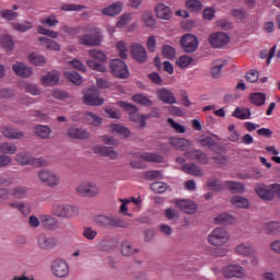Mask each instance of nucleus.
<instances>
[{
  "label": "nucleus",
  "mask_w": 280,
  "mask_h": 280,
  "mask_svg": "<svg viewBox=\"0 0 280 280\" xmlns=\"http://www.w3.org/2000/svg\"><path fill=\"white\" fill-rule=\"evenodd\" d=\"M158 97L164 104H176V96H174L172 90L165 88L160 89L158 91Z\"/></svg>",
  "instance_id": "obj_23"
},
{
  "label": "nucleus",
  "mask_w": 280,
  "mask_h": 280,
  "mask_svg": "<svg viewBox=\"0 0 280 280\" xmlns=\"http://www.w3.org/2000/svg\"><path fill=\"white\" fill-rule=\"evenodd\" d=\"M249 102L255 106H264V104H266V94L261 92H254L249 95Z\"/></svg>",
  "instance_id": "obj_33"
},
{
  "label": "nucleus",
  "mask_w": 280,
  "mask_h": 280,
  "mask_svg": "<svg viewBox=\"0 0 280 280\" xmlns=\"http://www.w3.org/2000/svg\"><path fill=\"white\" fill-rule=\"evenodd\" d=\"M39 43L44 44V47L46 49H49L50 51H60V44H57L56 40L49 39L47 37H39Z\"/></svg>",
  "instance_id": "obj_39"
},
{
  "label": "nucleus",
  "mask_w": 280,
  "mask_h": 280,
  "mask_svg": "<svg viewBox=\"0 0 280 280\" xmlns=\"http://www.w3.org/2000/svg\"><path fill=\"white\" fill-rule=\"evenodd\" d=\"M186 155L191 161H198L201 165H209V155L200 150H194L190 152H186Z\"/></svg>",
  "instance_id": "obj_22"
},
{
  "label": "nucleus",
  "mask_w": 280,
  "mask_h": 280,
  "mask_svg": "<svg viewBox=\"0 0 280 280\" xmlns=\"http://www.w3.org/2000/svg\"><path fill=\"white\" fill-rule=\"evenodd\" d=\"M192 62H194V58L187 55H184L178 58V60L176 61V65H178L180 69H186V67H189V65Z\"/></svg>",
  "instance_id": "obj_59"
},
{
  "label": "nucleus",
  "mask_w": 280,
  "mask_h": 280,
  "mask_svg": "<svg viewBox=\"0 0 280 280\" xmlns=\"http://www.w3.org/2000/svg\"><path fill=\"white\" fill-rule=\"evenodd\" d=\"M168 143L172 148H175V150H180V152H187V150L191 148V141L187 138L171 137Z\"/></svg>",
  "instance_id": "obj_17"
},
{
  "label": "nucleus",
  "mask_w": 280,
  "mask_h": 280,
  "mask_svg": "<svg viewBox=\"0 0 280 280\" xmlns=\"http://www.w3.org/2000/svg\"><path fill=\"white\" fill-rule=\"evenodd\" d=\"M51 271L55 277L62 279L69 275V265L63 259L57 258L51 262Z\"/></svg>",
  "instance_id": "obj_14"
},
{
  "label": "nucleus",
  "mask_w": 280,
  "mask_h": 280,
  "mask_svg": "<svg viewBox=\"0 0 280 280\" xmlns=\"http://www.w3.org/2000/svg\"><path fill=\"white\" fill-rule=\"evenodd\" d=\"M98 248H100V250L108 252V250H113V249L115 248V245H113L112 240H109V238H104V240H102V241L98 243Z\"/></svg>",
  "instance_id": "obj_62"
},
{
  "label": "nucleus",
  "mask_w": 280,
  "mask_h": 280,
  "mask_svg": "<svg viewBox=\"0 0 280 280\" xmlns=\"http://www.w3.org/2000/svg\"><path fill=\"white\" fill-rule=\"evenodd\" d=\"M162 56L168 60H174L176 58V49L170 45H164L162 47Z\"/></svg>",
  "instance_id": "obj_52"
},
{
  "label": "nucleus",
  "mask_w": 280,
  "mask_h": 280,
  "mask_svg": "<svg viewBox=\"0 0 280 280\" xmlns=\"http://www.w3.org/2000/svg\"><path fill=\"white\" fill-rule=\"evenodd\" d=\"M88 55L90 56V58H93L94 60H98V62H106V60H108V57H106V54L97 48L89 50Z\"/></svg>",
  "instance_id": "obj_43"
},
{
  "label": "nucleus",
  "mask_w": 280,
  "mask_h": 280,
  "mask_svg": "<svg viewBox=\"0 0 280 280\" xmlns=\"http://www.w3.org/2000/svg\"><path fill=\"white\" fill-rule=\"evenodd\" d=\"M102 191L100 186L95 183L83 182L77 187V194L84 198H97V195Z\"/></svg>",
  "instance_id": "obj_6"
},
{
  "label": "nucleus",
  "mask_w": 280,
  "mask_h": 280,
  "mask_svg": "<svg viewBox=\"0 0 280 280\" xmlns=\"http://www.w3.org/2000/svg\"><path fill=\"white\" fill-rule=\"evenodd\" d=\"M140 159L147 163H163V156L159 153H142Z\"/></svg>",
  "instance_id": "obj_36"
},
{
  "label": "nucleus",
  "mask_w": 280,
  "mask_h": 280,
  "mask_svg": "<svg viewBox=\"0 0 280 280\" xmlns=\"http://www.w3.org/2000/svg\"><path fill=\"white\" fill-rule=\"evenodd\" d=\"M66 135L69 139H74L77 141H86V139H91V132H89V130L75 126L69 127Z\"/></svg>",
  "instance_id": "obj_12"
},
{
  "label": "nucleus",
  "mask_w": 280,
  "mask_h": 280,
  "mask_svg": "<svg viewBox=\"0 0 280 280\" xmlns=\"http://www.w3.org/2000/svg\"><path fill=\"white\" fill-rule=\"evenodd\" d=\"M129 54L139 65H145L148 62V50L140 43H132L129 46Z\"/></svg>",
  "instance_id": "obj_7"
},
{
  "label": "nucleus",
  "mask_w": 280,
  "mask_h": 280,
  "mask_svg": "<svg viewBox=\"0 0 280 280\" xmlns=\"http://www.w3.org/2000/svg\"><path fill=\"white\" fill-rule=\"evenodd\" d=\"M65 78L75 86H80L84 80L82 79V75L78 73L77 71H66L65 72Z\"/></svg>",
  "instance_id": "obj_32"
},
{
  "label": "nucleus",
  "mask_w": 280,
  "mask_h": 280,
  "mask_svg": "<svg viewBox=\"0 0 280 280\" xmlns=\"http://www.w3.org/2000/svg\"><path fill=\"white\" fill-rule=\"evenodd\" d=\"M231 202L238 209H248V207H250V201H248V198L242 196L232 197Z\"/></svg>",
  "instance_id": "obj_34"
},
{
  "label": "nucleus",
  "mask_w": 280,
  "mask_h": 280,
  "mask_svg": "<svg viewBox=\"0 0 280 280\" xmlns=\"http://www.w3.org/2000/svg\"><path fill=\"white\" fill-rule=\"evenodd\" d=\"M91 93L84 94L82 102L85 106H102L104 98L100 97V91L97 89H90Z\"/></svg>",
  "instance_id": "obj_15"
},
{
  "label": "nucleus",
  "mask_w": 280,
  "mask_h": 280,
  "mask_svg": "<svg viewBox=\"0 0 280 280\" xmlns=\"http://www.w3.org/2000/svg\"><path fill=\"white\" fill-rule=\"evenodd\" d=\"M131 100L132 102H136V104H140V106L144 107H150L153 104L152 100L148 98V96H144L143 94H136Z\"/></svg>",
  "instance_id": "obj_44"
},
{
  "label": "nucleus",
  "mask_w": 280,
  "mask_h": 280,
  "mask_svg": "<svg viewBox=\"0 0 280 280\" xmlns=\"http://www.w3.org/2000/svg\"><path fill=\"white\" fill-rule=\"evenodd\" d=\"M58 238L55 236H47L45 234H40L37 237V245L40 250H54L58 248Z\"/></svg>",
  "instance_id": "obj_11"
},
{
  "label": "nucleus",
  "mask_w": 280,
  "mask_h": 280,
  "mask_svg": "<svg viewBox=\"0 0 280 280\" xmlns=\"http://www.w3.org/2000/svg\"><path fill=\"white\" fill-rule=\"evenodd\" d=\"M51 213L57 218H75V215H79L80 210L75 206L55 203Z\"/></svg>",
  "instance_id": "obj_4"
},
{
  "label": "nucleus",
  "mask_w": 280,
  "mask_h": 280,
  "mask_svg": "<svg viewBox=\"0 0 280 280\" xmlns=\"http://www.w3.org/2000/svg\"><path fill=\"white\" fill-rule=\"evenodd\" d=\"M235 252L237 255H243L244 257H248L255 253V248L249 243H243L235 247Z\"/></svg>",
  "instance_id": "obj_31"
},
{
  "label": "nucleus",
  "mask_w": 280,
  "mask_h": 280,
  "mask_svg": "<svg viewBox=\"0 0 280 280\" xmlns=\"http://www.w3.org/2000/svg\"><path fill=\"white\" fill-rule=\"evenodd\" d=\"M88 32V34L78 36L79 45H84L85 47H100L103 40L102 31L98 27H90Z\"/></svg>",
  "instance_id": "obj_1"
},
{
  "label": "nucleus",
  "mask_w": 280,
  "mask_h": 280,
  "mask_svg": "<svg viewBox=\"0 0 280 280\" xmlns=\"http://www.w3.org/2000/svg\"><path fill=\"white\" fill-rule=\"evenodd\" d=\"M141 253L139 248L132 247V243L128 240H125L120 244V254L122 257H132L133 255H137Z\"/></svg>",
  "instance_id": "obj_21"
},
{
  "label": "nucleus",
  "mask_w": 280,
  "mask_h": 280,
  "mask_svg": "<svg viewBox=\"0 0 280 280\" xmlns=\"http://www.w3.org/2000/svg\"><path fill=\"white\" fill-rule=\"evenodd\" d=\"M109 67L115 78H119V80H128V78H130V71H128L126 61L121 59H113L109 62Z\"/></svg>",
  "instance_id": "obj_5"
},
{
  "label": "nucleus",
  "mask_w": 280,
  "mask_h": 280,
  "mask_svg": "<svg viewBox=\"0 0 280 280\" xmlns=\"http://www.w3.org/2000/svg\"><path fill=\"white\" fill-rule=\"evenodd\" d=\"M230 42L231 37L223 32L212 33L209 37V44L213 49H222V47H226Z\"/></svg>",
  "instance_id": "obj_10"
},
{
  "label": "nucleus",
  "mask_w": 280,
  "mask_h": 280,
  "mask_svg": "<svg viewBox=\"0 0 280 280\" xmlns=\"http://www.w3.org/2000/svg\"><path fill=\"white\" fill-rule=\"evenodd\" d=\"M1 133L3 135V137H5V139L10 140L23 139V137H25V132L19 129H14L10 126L2 127Z\"/></svg>",
  "instance_id": "obj_18"
},
{
  "label": "nucleus",
  "mask_w": 280,
  "mask_h": 280,
  "mask_svg": "<svg viewBox=\"0 0 280 280\" xmlns=\"http://www.w3.org/2000/svg\"><path fill=\"white\" fill-rule=\"evenodd\" d=\"M225 279H244L246 277V269L240 265H229L223 269Z\"/></svg>",
  "instance_id": "obj_13"
},
{
  "label": "nucleus",
  "mask_w": 280,
  "mask_h": 280,
  "mask_svg": "<svg viewBox=\"0 0 280 280\" xmlns=\"http://www.w3.org/2000/svg\"><path fill=\"white\" fill-rule=\"evenodd\" d=\"M15 161L16 163H20V165H32L33 163L32 155L25 152L18 153L15 155Z\"/></svg>",
  "instance_id": "obj_45"
},
{
  "label": "nucleus",
  "mask_w": 280,
  "mask_h": 280,
  "mask_svg": "<svg viewBox=\"0 0 280 280\" xmlns=\"http://www.w3.org/2000/svg\"><path fill=\"white\" fill-rule=\"evenodd\" d=\"M0 45L7 51H12V49H14V39H12V36L10 35H3L0 38Z\"/></svg>",
  "instance_id": "obj_46"
},
{
  "label": "nucleus",
  "mask_w": 280,
  "mask_h": 280,
  "mask_svg": "<svg viewBox=\"0 0 280 280\" xmlns=\"http://www.w3.org/2000/svg\"><path fill=\"white\" fill-rule=\"evenodd\" d=\"M104 113L109 116L110 119H121V110L113 107H105Z\"/></svg>",
  "instance_id": "obj_61"
},
{
  "label": "nucleus",
  "mask_w": 280,
  "mask_h": 280,
  "mask_svg": "<svg viewBox=\"0 0 280 280\" xmlns=\"http://www.w3.org/2000/svg\"><path fill=\"white\" fill-rule=\"evenodd\" d=\"M183 170L186 174H191L192 176H202V170L200 166L191 163H187L183 166Z\"/></svg>",
  "instance_id": "obj_40"
},
{
  "label": "nucleus",
  "mask_w": 280,
  "mask_h": 280,
  "mask_svg": "<svg viewBox=\"0 0 280 280\" xmlns=\"http://www.w3.org/2000/svg\"><path fill=\"white\" fill-rule=\"evenodd\" d=\"M166 121L171 126V128H173V130H175V132H178L179 135H185V132H187L185 127L183 125H180L179 122H176L173 118H167Z\"/></svg>",
  "instance_id": "obj_57"
},
{
  "label": "nucleus",
  "mask_w": 280,
  "mask_h": 280,
  "mask_svg": "<svg viewBox=\"0 0 280 280\" xmlns=\"http://www.w3.org/2000/svg\"><path fill=\"white\" fill-rule=\"evenodd\" d=\"M215 224H231L233 222V217L226 212L219 214L214 219Z\"/></svg>",
  "instance_id": "obj_55"
},
{
  "label": "nucleus",
  "mask_w": 280,
  "mask_h": 280,
  "mask_svg": "<svg viewBox=\"0 0 280 280\" xmlns=\"http://www.w3.org/2000/svg\"><path fill=\"white\" fill-rule=\"evenodd\" d=\"M117 106H119V108H124L125 113H128L129 117L136 113H139V107H137V105L125 101H118Z\"/></svg>",
  "instance_id": "obj_37"
},
{
  "label": "nucleus",
  "mask_w": 280,
  "mask_h": 280,
  "mask_svg": "<svg viewBox=\"0 0 280 280\" xmlns=\"http://www.w3.org/2000/svg\"><path fill=\"white\" fill-rule=\"evenodd\" d=\"M95 224L103 229H128V222L118 217L98 214L94 219Z\"/></svg>",
  "instance_id": "obj_2"
},
{
  "label": "nucleus",
  "mask_w": 280,
  "mask_h": 280,
  "mask_svg": "<svg viewBox=\"0 0 280 280\" xmlns=\"http://www.w3.org/2000/svg\"><path fill=\"white\" fill-rule=\"evenodd\" d=\"M179 43L185 54H194L198 49V45H200L198 37L189 33L183 35Z\"/></svg>",
  "instance_id": "obj_8"
},
{
  "label": "nucleus",
  "mask_w": 280,
  "mask_h": 280,
  "mask_svg": "<svg viewBox=\"0 0 280 280\" xmlns=\"http://www.w3.org/2000/svg\"><path fill=\"white\" fill-rule=\"evenodd\" d=\"M83 119L88 126H93L94 128H100V126H102V122L104 121L102 117L97 116V114L93 112H85L83 115Z\"/></svg>",
  "instance_id": "obj_24"
},
{
  "label": "nucleus",
  "mask_w": 280,
  "mask_h": 280,
  "mask_svg": "<svg viewBox=\"0 0 280 280\" xmlns=\"http://www.w3.org/2000/svg\"><path fill=\"white\" fill-rule=\"evenodd\" d=\"M223 185L228 191H231V194H244V191H246V186L240 182L226 180Z\"/></svg>",
  "instance_id": "obj_25"
},
{
  "label": "nucleus",
  "mask_w": 280,
  "mask_h": 280,
  "mask_svg": "<svg viewBox=\"0 0 280 280\" xmlns=\"http://www.w3.org/2000/svg\"><path fill=\"white\" fill-rule=\"evenodd\" d=\"M207 185L212 189V191H224V184L220 183V179H209Z\"/></svg>",
  "instance_id": "obj_56"
},
{
  "label": "nucleus",
  "mask_w": 280,
  "mask_h": 280,
  "mask_svg": "<svg viewBox=\"0 0 280 280\" xmlns=\"http://www.w3.org/2000/svg\"><path fill=\"white\" fill-rule=\"evenodd\" d=\"M232 115L236 119H250V109L236 107Z\"/></svg>",
  "instance_id": "obj_49"
},
{
  "label": "nucleus",
  "mask_w": 280,
  "mask_h": 280,
  "mask_svg": "<svg viewBox=\"0 0 280 280\" xmlns=\"http://www.w3.org/2000/svg\"><path fill=\"white\" fill-rule=\"evenodd\" d=\"M121 12V2H116L102 10V13L106 16H117Z\"/></svg>",
  "instance_id": "obj_35"
},
{
  "label": "nucleus",
  "mask_w": 280,
  "mask_h": 280,
  "mask_svg": "<svg viewBox=\"0 0 280 280\" xmlns=\"http://www.w3.org/2000/svg\"><path fill=\"white\" fill-rule=\"evenodd\" d=\"M208 241L212 246H224L229 242V232L224 228H217L208 236Z\"/></svg>",
  "instance_id": "obj_9"
},
{
  "label": "nucleus",
  "mask_w": 280,
  "mask_h": 280,
  "mask_svg": "<svg viewBox=\"0 0 280 280\" xmlns=\"http://www.w3.org/2000/svg\"><path fill=\"white\" fill-rule=\"evenodd\" d=\"M0 16H2L4 21H16L19 13L14 12V10L7 9L0 11Z\"/></svg>",
  "instance_id": "obj_54"
},
{
  "label": "nucleus",
  "mask_w": 280,
  "mask_h": 280,
  "mask_svg": "<svg viewBox=\"0 0 280 280\" xmlns=\"http://www.w3.org/2000/svg\"><path fill=\"white\" fill-rule=\"evenodd\" d=\"M14 30H16V32H28V30H32L33 25L31 24V22H23V23H14L13 24Z\"/></svg>",
  "instance_id": "obj_64"
},
{
  "label": "nucleus",
  "mask_w": 280,
  "mask_h": 280,
  "mask_svg": "<svg viewBox=\"0 0 280 280\" xmlns=\"http://www.w3.org/2000/svg\"><path fill=\"white\" fill-rule=\"evenodd\" d=\"M12 69L16 75L20 78H31L34 73L32 68L23 62H16L12 66Z\"/></svg>",
  "instance_id": "obj_19"
},
{
  "label": "nucleus",
  "mask_w": 280,
  "mask_h": 280,
  "mask_svg": "<svg viewBox=\"0 0 280 280\" xmlns=\"http://www.w3.org/2000/svg\"><path fill=\"white\" fill-rule=\"evenodd\" d=\"M170 186L163 182H154L150 185V189L154 191V194H165Z\"/></svg>",
  "instance_id": "obj_48"
},
{
  "label": "nucleus",
  "mask_w": 280,
  "mask_h": 280,
  "mask_svg": "<svg viewBox=\"0 0 280 280\" xmlns=\"http://www.w3.org/2000/svg\"><path fill=\"white\" fill-rule=\"evenodd\" d=\"M155 14L158 19L170 21V19H172V9L165 4H158L155 7Z\"/></svg>",
  "instance_id": "obj_28"
},
{
  "label": "nucleus",
  "mask_w": 280,
  "mask_h": 280,
  "mask_svg": "<svg viewBox=\"0 0 280 280\" xmlns=\"http://www.w3.org/2000/svg\"><path fill=\"white\" fill-rule=\"evenodd\" d=\"M213 67L211 68V77L214 80H219V78H222V69L226 67V61H222L220 59H217L213 61Z\"/></svg>",
  "instance_id": "obj_29"
},
{
  "label": "nucleus",
  "mask_w": 280,
  "mask_h": 280,
  "mask_svg": "<svg viewBox=\"0 0 280 280\" xmlns=\"http://www.w3.org/2000/svg\"><path fill=\"white\" fill-rule=\"evenodd\" d=\"M112 132L114 135H118L120 139H130L132 132L128 127H124L122 125L112 124L110 125Z\"/></svg>",
  "instance_id": "obj_26"
},
{
  "label": "nucleus",
  "mask_w": 280,
  "mask_h": 280,
  "mask_svg": "<svg viewBox=\"0 0 280 280\" xmlns=\"http://www.w3.org/2000/svg\"><path fill=\"white\" fill-rule=\"evenodd\" d=\"M60 82V74L58 72L50 71L42 77V83L46 86H56Z\"/></svg>",
  "instance_id": "obj_27"
},
{
  "label": "nucleus",
  "mask_w": 280,
  "mask_h": 280,
  "mask_svg": "<svg viewBox=\"0 0 280 280\" xmlns=\"http://www.w3.org/2000/svg\"><path fill=\"white\" fill-rule=\"evenodd\" d=\"M37 32L43 36H49V38H58L59 36L58 32L45 28L44 26H38Z\"/></svg>",
  "instance_id": "obj_63"
},
{
  "label": "nucleus",
  "mask_w": 280,
  "mask_h": 280,
  "mask_svg": "<svg viewBox=\"0 0 280 280\" xmlns=\"http://www.w3.org/2000/svg\"><path fill=\"white\" fill-rule=\"evenodd\" d=\"M265 229L269 235H277V233H280V223L271 221L265 225Z\"/></svg>",
  "instance_id": "obj_53"
},
{
  "label": "nucleus",
  "mask_w": 280,
  "mask_h": 280,
  "mask_svg": "<svg viewBox=\"0 0 280 280\" xmlns=\"http://www.w3.org/2000/svg\"><path fill=\"white\" fill-rule=\"evenodd\" d=\"M86 66L89 67V69H92V71H98L100 73H106V66H104L101 62H97L93 59H88L86 61Z\"/></svg>",
  "instance_id": "obj_47"
},
{
  "label": "nucleus",
  "mask_w": 280,
  "mask_h": 280,
  "mask_svg": "<svg viewBox=\"0 0 280 280\" xmlns=\"http://www.w3.org/2000/svg\"><path fill=\"white\" fill-rule=\"evenodd\" d=\"M19 148L12 142L0 143V152L2 154H16Z\"/></svg>",
  "instance_id": "obj_41"
},
{
  "label": "nucleus",
  "mask_w": 280,
  "mask_h": 280,
  "mask_svg": "<svg viewBox=\"0 0 280 280\" xmlns=\"http://www.w3.org/2000/svg\"><path fill=\"white\" fill-rule=\"evenodd\" d=\"M104 158L110 159V161H117L119 159V152L115 150V147H105Z\"/></svg>",
  "instance_id": "obj_58"
},
{
  "label": "nucleus",
  "mask_w": 280,
  "mask_h": 280,
  "mask_svg": "<svg viewBox=\"0 0 280 280\" xmlns=\"http://www.w3.org/2000/svg\"><path fill=\"white\" fill-rule=\"evenodd\" d=\"M35 135L39 137V139H49V135H51V128L45 125H37L35 127Z\"/></svg>",
  "instance_id": "obj_38"
},
{
  "label": "nucleus",
  "mask_w": 280,
  "mask_h": 280,
  "mask_svg": "<svg viewBox=\"0 0 280 280\" xmlns=\"http://www.w3.org/2000/svg\"><path fill=\"white\" fill-rule=\"evenodd\" d=\"M197 142L201 144V148H209V150H211V148H215L218 144V142H215L211 137L199 139Z\"/></svg>",
  "instance_id": "obj_60"
},
{
  "label": "nucleus",
  "mask_w": 280,
  "mask_h": 280,
  "mask_svg": "<svg viewBox=\"0 0 280 280\" xmlns=\"http://www.w3.org/2000/svg\"><path fill=\"white\" fill-rule=\"evenodd\" d=\"M42 224L48 231H56L58 229V220L51 215H42Z\"/></svg>",
  "instance_id": "obj_30"
},
{
  "label": "nucleus",
  "mask_w": 280,
  "mask_h": 280,
  "mask_svg": "<svg viewBox=\"0 0 280 280\" xmlns=\"http://www.w3.org/2000/svg\"><path fill=\"white\" fill-rule=\"evenodd\" d=\"M37 178L42 185L54 189L60 185V176L50 170L44 168L37 172Z\"/></svg>",
  "instance_id": "obj_3"
},
{
  "label": "nucleus",
  "mask_w": 280,
  "mask_h": 280,
  "mask_svg": "<svg viewBox=\"0 0 280 280\" xmlns=\"http://www.w3.org/2000/svg\"><path fill=\"white\" fill-rule=\"evenodd\" d=\"M185 7L189 12H201L202 11V2L200 0H186Z\"/></svg>",
  "instance_id": "obj_42"
},
{
  "label": "nucleus",
  "mask_w": 280,
  "mask_h": 280,
  "mask_svg": "<svg viewBox=\"0 0 280 280\" xmlns=\"http://www.w3.org/2000/svg\"><path fill=\"white\" fill-rule=\"evenodd\" d=\"M255 191L261 200L271 201L275 200V192H272V188L266 186L265 184H257L255 186Z\"/></svg>",
  "instance_id": "obj_16"
},
{
  "label": "nucleus",
  "mask_w": 280,
  "mask_h": 280,
  "mask_svg": "<svg viewBox=\"0 0 280 280\" xmlns=\"http://www.w3.org/2000/svg\"><path fill=\"white\" fill-rule=\"evenodd\" d=\"M175 205L178 209H180V211H183L184 213H188L189 215L194 214L197 209L196 203L187 199H178L175 201Z\"/></svg>",
  "instance_id": "obj_20"
},
{
  "label": "nucleus",
  "mask_w": 280,
  "mask_h": 280,
  "mask_svg": "<svg viewBox=\"0 0 280 280\" xmlns=\"http://www.w3.org/2000/svg\"><path fill=\"white\" fill-rule=\"evenodd\" d=\"M61 10L62 12H82V10H86V5L66 3L61 7Z\"/></svg>",
  "instance_id": "obj_51"
},
{
  "label": "nucleus",
  "mask_w": 280,
  "mask_h": 280,
  "mask_svg": "<svg viewBox=\"0 0 280 280\" xmlns=\"http://www.w3.org/2000/svg\"><path fill=\"white\" fill-rule=\"evenodd\" d=\"M28 60L31 65H34L35 67H43V65L47 62L45 56L36 55L34 52L28 56Z\"/></svg>",
  "instance_id": "obj_50"
}]
</instances>
